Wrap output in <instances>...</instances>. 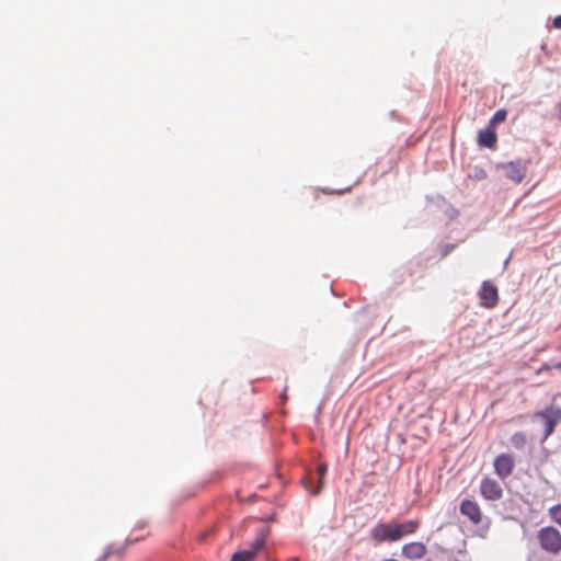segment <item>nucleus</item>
Segmentation results:
<instances>
[{
    "label": "nucleus",
    "instance_id": "nucleus-1",
    "mask_svg": "<svg viewBox=\"0 0 561 561\" xmlns=\"http://www.w3.org/2000/svg\"><path fill=\"white\" fill-rule=\"evenodd\" d=\"M420 527L417 519L403 523H378L370 530V537L375 542H394L401 538L413 535Z\"/></svg>",
    "mask_w": 561,
    "mask_h": 561
},
{
    "label": "nucleus",
    "instance_id": "nucleus-2",
    "mask_svg": "<svg viewBox=\"0 0 561 561\" xmlns=\"http://www.w3.org/2000/svg\"><path fill=\"white\" fill-rule=\"evenodd\" d=\"M539 547L547 553L559 554L561 552V533L553 526H546L537 531Z\"/></svg>",
    "mask_w": 561,
    "mask_h": 561
},
{
    "label": "nucleus",
    "instance_id": "nucleus-3",
    "mask_svg": "<svg viewBox=\"0 0 561 561\" xmlns=\"http://www.w3.org/2000/svg\"><path fill=\"white\" fill-rule=\"evenodd\" d=\"M496 170L501 172L502 176L514 184H519L526 176L528 171L527 161H510L496 165Z\"/></svg>",
    "mask_w": 561,
    "mask_h": 561
},
{
    "label": "nucleus",
    "instance_id": "nucleus-4",
    "mask_svg": "<svg viewBox=\"0 0 561 561\" xmlns=\"http://www.w3.org/2000/svg\"><path fill=\"white\" fill-rule=\"evenodd\" d=\"M267 530L261 529L248 549L237 551L230 561H253L266 542Z\"/></svg>",
    "mask_w": 561,
    "mask_h": 561
},
{
    "label": "nucleus",
    "instance_id": "nucleus-5",
    "mask_svg": "<svg viewBox=\"0 0 561 561\" xmlns=\"http://www.w3.org/2000/svg\"><path fill=\"white\" fill-rule=\"evenodd\" d=\"M534 417H541L545 422V438L549 437L556 428V425L561 420V409L550 405L542 411L534 414Z\"/></svg>",
    "mask_w": 561,
    "mask_h": 561
},
{
    "label": "nucleus",
    "instance_id": "nucleus-6",
    "mask_svg": "<svg viewBox=\"0 0 561 561\" xmlns=\"http://www.w3.org/2000/svg\"><path fill=\"white\" fill-rule=\"evenodd\" d=\"M494 472L501 479L505 480L508 478L515 468V459L510 454H500L493 461Z\"/></svg>",
    "mask_w": 561,
    "mask_h": 561
},
{
    "label": "nucleus",
    "instance_id": "nucleus-7",
    "mask_svg": "<svg viewBox=\"0 0 561 561\" xmlns=\"http://www.w3.org/2000/svg\"><path fill=\"white\" fill-rule=\"evenodd\" d=\"M480 493L485 501H499L503 496L501 484L490 477H484L480 483Z\"/></svg>",
    "mask_w": 561,
    "mask_h": 561
},
{
    "label": "nucleus",
    "instance_id": "nucleus-8",
    "mask_svg": "<svg viewBox=\"0 0 561 561\" xmlns=\"http://www.w3.org/2000/svg\"><path fill=\"white\" fill-rule=\"evenodd\" d=\"M479 297L481 306L488 309L494 308L499 302V291L496 286L488 280L483 282Z\"/></svg>",
    "mask_w": 561,
    "mask_h": 561
},
{
    "label": "nucleus",
    "instance_id": "nucleus-9",
    "mask_svg": "<svg viewBox=\"0 0 561 561\" xmlns=\"http://www.w3.org/2000/svg\"><path fill=\"white\" fill-rule=\"evenodd\" d=\"M459 511L473 525H479L482 522L483 514L480 505L476 501L463 500L460 503Z\"/></svg>",
    "mask_w": 561,
    "mask_h": 561
},
{
    "label": "nucleus",
    "instance_id": "nucleus-10",
    "mask_svg": "<svg viewBox=\"0 0 561 561\" xmlns=\"http://www.w3.org/2000/svg\"><path fill=\"white\" fill-rule=\"evenodd\" d=\"M427 553L426 546L421 541H412L405 543L401 548V554L409 560H417L425 557Z\"/></svg>",
    "mask_w": 561,
    "mask_h": 561
},
{
    "label": "nucleus",
    "instance_id": "nucleus-11",
    "mask_svg": "<svg viewBox=\"0 0 561 561\" xmlns=\"http://www.w3.org/2000/svg\"><path fill=\"white\" fill-rule=\"evenodd\" d=\"M497 141L495 130L488 126L485 129L480 130L478 134V145L485 148H494Z\"/></svg>",
    "mask_w": 561,
    "mask_h": 561
},
{
    "label": "nucleus",
    "instance_id": "nucleus-12",
    "mask_svg": "<svg viewBox=\"0 0 561 561\" xmlns=\"http://www.w3.org/2000/svg\"><path fill=\"white\" fill-rule=\"evenodd\" d=\"M507 113L505 110H499L494 113L489 122V126L495 129V126L506 119Z\"/></svg>",
    "mask_w": 561,
    "mask_h": 561
},
{
    "label": "nucleus",
    "instance_id": "nucleus-13",
    "mask_svg": "<svg viewBox=\"0 0 561 561\" xmlns=\"http://www.w3.org/2000/svg\"><path fill=\"white\" fill-rule=\"evenodd\" d=\"M548 513L550 518L561 527V504L550 507Z\"/></svg>",
    "mask_w": 561,
    "mask_h": 561
},
{
    "label": "nucleus",
    "instance_id": "nucleus-14",
    "mask_svg": "<svg viewBox=\"0 0 561 561\" xmlns=\"http://www.w3.org/2000/svg\"><path fill=\"white\" fill-rule=\"evenodd\" d=\"M511 443L515 448H522L526 443V436L522 432L512 435Z\"/></svg>",
    "mask_w": 561,
    "mask_h": 561
},
{
    "label": "nucleus",
    "instance_id": "nucleus-15",
    "mask_svg": "<svg viewBox=\"0 0 561 561\" xmlns=\"http://www.w3.org/2000/svg\"><path fill=\"white\" fill-rule=\"evenodd\" d=\"M317 471H318V476H319V486L316 490L314 494L319 493L320 489L322 488V484H323L322 480L328 471V466L325 463H319Z\"/></svg>",
    "mask_w": 561,
    "mask_h": 561
},
{
    "label": "nucleus",
    "instance_id": "nucleus-16",
    "mask_svg": "<svg viewBox=\"0 0 561 561\" xmlns=\"http://www.w3.org/2000/svg\"><path fill=\"white\" fill-rule=\"evenodd\" d=\"M124 548H115L113 546L107 547V549L104 551L102 558L105 560L112 556L121 557L123 554Z\"/></svg>",
    "mask_w": 561,
    "mask_h": 561
},
{
    "label": "nucleus",
    "instance_id": "nucleus-17",
    "mask_svg": "<svg viewBox=\"0 0 561 561\" xmlns=\"http://www.w3.org/2000/svg\"><path fill=\"white\" fill-rule=\"evenodd\" d=\"M553 27L561 28V15H558L557 18H554Z\"/></svg>",
    "mask_w": 561,
    "mask_h": 561
},
{
    "label": "nucleus",
    "instance_id": "nucleus-18",
    "mask_svg": "<svg viewBox=\"0 0 561 561\" xmlns=\"http://www.w3.org/2000/svg\"><path fill=\"white\" fill-rule=\"evenodd\" d=\"M554 110H556L558 119L561 122V101L556 105Z\"/></svg>",
    "mask_w": 561,
    "mask_h": 561
},
{
    "label": "nucleus",
    "instance_id": "nucleus-19",
    "mask_svg": "<svg viewBox=\"0 0 561 561\" xmlns=\"http://www.w3.org/2000/svg\"><path fill=\"white\" fill-rule=\"evenodd\" d=\"M557 368L561 369V362L559 364H557L556 366Z\"/></svg>",
    "mask_w": 561,
    "mask_h": 561
}]
</instances>
